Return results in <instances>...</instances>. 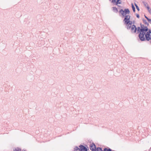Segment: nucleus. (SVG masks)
I'll list each match as a JSON object with an SVG mask.
<instances>
[{
    "mask_svg": "<svg viewBox=\"0 0 151 151\" xmlns=\"http://www.w3.org/2000/svg\"><path fill=\"white\" fill-rule=\"evenodd\" d=\"M79 147V148L76 146V151H88L87 149L82 145H80Z\"/></svg>",
    "mask_w": 151,
    "mask_h": 151,
    "instance_id": "1",
    "label": "nucleus"
},
{
    "mask_svg": "<svg viewBox=\"0 0 151 151\" xmlns=\"http://www.w3.org/2000/svg\"><path fill=\"white\" fill-rule=\"evenodd\" d=\"M145 32H140L139 35V39L142 41H144L145 40L146 38L145 37Z\"/></svg>",
    "mask_w": 151,
    "mask_h": 151,
    "instance_id": "2",
    "label": "nucleus"
},
{
    "mask_svg": "<svg viewBox=\"0 0 151 151\" xmlns=\"http://www.w3.org/2000/svg\"><path fill=\"white\" fill-rule=\"evenodd\" d=\"M90 149L92 151H95L96 149L95 144L94 143L91 144L89 146Z\"/></svg>",
    "mask_w": 151,
    "mask_h": 151,
    "instance_id": "3",
    "label": "nucleus"
},
{
    "mask_svg": "<svg viewBox=\"0 0 151 151\" xmlns=\"http://www.w3.org/2000/svg\"><path fill=\"white\" fill-rule=\"evenodd\" d=\"M137 29L136 26L134 25H132L131 27V31L132 33H135Z\"/></svg>",
    "mask_w": 151,
    "mask_h": 151,
    "instance_id": "4",
    "label": "nucleus"
},
{
    "mask_svg": "<svg viewBox=\"0 0 151 151\" xmlns=\"http://www.w3.org/2000/svg\"><path fill=\"white\" fill-rule=\"evenodd\" d=\"M137 29V31L138 32H147V29H143L142 27H141V28H140V27H138Z\"/></svg>",
    "mask_w": 151,
    "mask_h": 151,
    "instance_id": "5",
    "label": "nucleus"
},
{
    "mask_svg": "<svg viewBox=\"0 0 151 151\" xmlns=\"http://www.w3.org/2000/svg\"><path fill=\"white\" fill-rule=\"evenodd\" d=\"M145 36L146 39L147 41H149L150 39V33L148 32H147L146 34H145Z\"/></svg>",
    "mask_w": 151,
    "mask_h": 151,
    "instance_id": "6",
    "label": "nucleus"
},
{
    "mask_svg": "<svg viewBox=\"0 0 151 151\" xmlns=\"http://www.w3.org/2000/svg\"><path fill=\"white\" fill-rule=\"evenodd\" d=\"M125 18L124 20V23L126 22L127 21H129L131 17L130 15H126L124 16Z\"/></svg>",
    "mask_w": 151,
    "mask_h": 151,
    "instance_id": "7",
    "label": "nucleus"
},
{
    "mask_svg": "<svg viewBox=\"0 0 151 151\" xmlns=\"http://www.w3.org/2000/svg\"><path fill=\"white\" fill-rule=\"evenodd\" d=\"M111 3L117 5L118 4H121V1H112Z\"/></svg>",
    "mask_w": 151,
    "mask_h": 151,
    "instance_id": "8",
    "label": "nucleus"
},
{
    "mask_svg": "<svg viewBox=\"0 0 151 151\" xmlns=\"http://www.w3.org/2000/svg\"><path fill=\"white\" fill-rule=\"evenodd\" d=\"M119 12L122 14V17H124L126 15L124 11L122 9H121L119 11Z\"/></svg>",
    "mask_w": 151,
    "mask_h": 151,
    "instance_id": "9",
    "label": "nucleus"
},
{
    "mask_svg": "<svg viewBox=\"0 0 151 151\" xmlns=\"http://www.w3.org/2000/svg\"><path fill=\"white\" fill-rule=\"evenodd\" d=\"M124 12L125 14H128L130 13V11L128 9H124Z\"/></svg>",
    "mask_w": 151,
    "mask_h": 151,
    "instance_id": "10",
    "label": "nucleus"
},
{
    "mask_svg": "<svg viewBox=\"0 0 151 151\" xmlns=\"http://www.w3.org/2000/svg\"><path fill=\"white\" fill-rule=\"evenodd\" d=\"M143 23L145 24L146 25H147V26H149V24L147 22L146 20L143 19L142 20Z\"/></svg>",
    "mask_w": 151,
    "mask_h": 151,
    "instance_id": "11",
    "label": "nucleus"
},
{
    "mask_svg": "<svg viewBox=\"0 0 151 151\" xmlns=\"http://www.w3.org/2000/svg\"><path fill=\"white\" fill-rule=\"evenodd\" d=\"M111 150L110 148L107 147L104 148L103 150V151H111Z\"/></svg>",
    "mask_w": 151,
    "mask_h": 151,
    "instance_id": "12",
    "label": "nucleus"
},
{
    "mask_svg": "<svg viewBox=\"0 0 151 151\" xmlns=\"http://www.w3.org/2000/svg\"><path fill=\"white\" fill-rule=\"evenodd\" d=\"M141 27H142L143 29H147V31H148V29L147 26H145L143 24H140Z\"/></svg>",
    "mask_w": 151,
    "mask_h": 151,
    "instance_id": "13",
    "label": "nucleus"
},
{
    "mask_svg": "<svg viewBox=\"0 0 151 151\" xmlns=\"http://www.w3.org/2000/svg\"><path fill=\"white\" fill-rule=\"evenodd\" d=\"M132 21H130V20L128 21H127L125 23V24H129L131 25H132Z\"/></svg>",
    "mask_w": 151,
    "mask_h": 151,
    "instance_id": "14",
    "label": "nucleus"
},
{
    "mask_svg": "<svg viewBox=\"0 0 151 151\" xmlns=\"http://www.w3.org/2000/svg\"><path fill=\"white\" fill-rule=\"evenodd\" d=\"M125 24L126 25V26H127V29H130L131 28L132 26V25H131L129 24Z\"/></svg>",
    "mask_w": 151,
    "mask_h": 151,
    "instance_id": "15",
    "label": "nucleus"
},
{
    "mask_svg": "<svg viewBox=\"0 0 151 151\" xmlns=\"http://www.w3.org/2000/svg\"><path fill=\"white\" fill-rule=\"evenodd\" d=\"M95 151H103V150H102L101 148L100 147H97Z\"/></svg>",
    "mask_w": 151,
    "mask_h": 151,
    "instance_id": "16",
    "label": "nucleus"
},
{
    "mask_svg": "<svg viewBox=\"0 0 151 151\" xmlns=\"http://www.w3.org/2000/svg\"><path fill=\"white\" fill-rule=\"evenodd\" d=\"M131 5H132V9L133 11L134 12H135V7L134 6L133 4L132 3V4Z\"/></svg>",
    "mask_w": 151,
    "mask_h": 151,
    "instance_id": "17",
    "label": "nucleus"
},
{
    "mask_svg": "<svg viewBox=\"0 0 151 151\" xmlns=\"http://www.w3.org/2000/svg\"><path fill=\"white\" fill-rule=\"evenodd\" d=\"M113 10L114 11L116 12L117 13L118 12V10L117 8L116 7H113Z\"/></svg>",
    "mask_w": 151,
    "mask_h": 151,
    "instance_id": "18",
    "label": "nucleus"
},
{
    "mask_svg": "<svg viewBox=\"0 0 151 151\" xmlns=\"http://www.w3.org/2000/svg\"><path fill=\"white\" fill-rule=\"evenodd\" d=\"M134 4H135V5L136 7V8L138 10V11H139V7H138V6L135 3Z\"/></svg>",
    "mask_w": 151,
    "mask_h": 151,
    "instance_id": "19",
    "label": "nucleus"
},
{
    "mask_svg": "<svg viewBox=\"0 0 151 151\" xmlns=\"http://www.w3.org/2000/svg\"><path fill=\"white\" fill-rule=\"evenodd\" d=\"M14 151H21V149L19 148H17Z\"/></svg>",
    "mask_w": 151,
    "mask_h": 151,
    "instance_id": "20",
    "label": "nucleus"
},
{
    "mask_svg": "<svg viewBox=\"0 0 151 151\" xmlns=\"http://www.w3.org/2000/svg\"><path fill=\"white\" fill-rule=\"evenodd\" d=\"M136 16L138 18H139V15L137 14H136Z\"/></svg>",
    "mask_w": 151,
    "mask_h": 151,
    "instance_id": "21",
    "label": "nucleus"
},
{
    "mask_svg": "<svg viewBox=\"0 0 151 151\" xmlns=\"http://www.w3.org/2000/svg\"><path fill=\"white\" fill-rule=\"evenodd\" d=\"M143 3L144 4V5L146 7L147 6V5H148L147 3H146L145 2H143Z\"/></svg>",
    "mask_w": 151,
    "mask_h": 151,
    "instance_id": "22",
    "label": "nucleus"
},
{
    "mask_svg": "<svg viewBox=\"0 0 151 151\" xmlns=\"http://www.w3.org/2000/svg\"><path fill=\"white\" fill-rule=\"evenodd\" d=\"M146 7L147 9L148 10L149 9H150V8L149 7V6L148 5H147V7Z\"/></svg>",
    "mask_w": 151,
    "mask_h": 151,
    "instance_id": "23",
    "label": "nucleus"
},
{
    "mask_svg": "<svg viewBox=\"0 0 151 151\" xmlns=\"http://www.w3.org/2000/svg\"><path fill=\"white\" fill-rule=\"evenodd\" d=\"M147 20H148V21L149 22H150V23L151 22V19H150L149 18H148L147 19Z\"/></svg>",
    "mask_w": 151,
    "mask_h": 151,
    "instance_id": "24",
    "label": "nucleus"
},
{
    "mask_svg": "<svg viewBox=\"0 0 151 151\" xmlns=\"http://www.w3.org/2000/svg\"><path fill=\"white\" fill-rule=\"evenodd\" d=\"M149 12L150 13V14H151V9H149L148 10Z\"/></svg>",
    "mask_w": 151,
    "mask_h": 151,
    "instance_id": "25",
    "label": "nucleus"
},
{
    "mask_svg": "<svg viewBox=\"0 0 151 151\" xmlns=\"http://www.w3.org/2000/svg\"><path fill=\"white\" fill-rule=\"evenodd\" d=\"M148 32L150 33H151V30H150V29H149V31H148Z\"/></svg>",
    "mask_w": 151,
    "mask_h": 151,
    "instance_id": "26",
    "label": "nucleus"
},
{
    "mask_svg": "<svg viewBox=\"0 0 151 151\" xmlns=\"http://www.w3.org/2000/svg\"><path fill=\"white\" fill-rule=\"evenodd\" d=\"M145 17L147 19L148 18L145 15Z\"/></svg>",
    "mask_w": 151,
    "mask_h": 151,
    "instance_id": "27",
    "label": "nucleus"
},
{
    "mask_svg": "<svg viewBox=\"0 0 151 151\" xmlns=\"http://www.w3.org/2000/svg\"><path fill=\"white\" fill-rule=\"evenodd\" d=\"M74 151H76V148H74Z\"/></svg>",
    "mask_w": 151,
    "mask_h": 151,
    "instance_id": "28",
    "label": "nucleus"
}]
</instances>
